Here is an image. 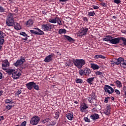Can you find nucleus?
Instances as JSON below:
<instances>
[{
    "label": "nucleus",
    "mask_w": 126,
    "mask_h": 126,
    "mask_svg": "<svg viewBox=\"0 0 126 126\" xmlns=\"http://www.w3.org/2000/svg\"><path fill=\"white\" fill-rule=\"evenodd\" d=\"M78 73L80 76H83V75L89 76L90 73H91V70L89 68L86 67L84 69H80L79 70Z\"/></svg>",
    "instance_id": "nucleus-3"
},
{
    "label": "nucleus",
    "mask_w": 126,
    "mask_h": 126,
    "mask_svg": "<svg viewBox=\"0 0 126 126\" xmlns=\"http://www.w3.org/2000/svg\"><path fill=\"white\" fill-rule=\"evenodd\" d=\"M54 117L56 120H58L60 117V113L59 112H55L54 114Z\"/></svg>",
    "instance_id": "nucleus-36"
},
{
    "label": "nucleus",
    "mask_w": 126,
    "mask_h": 126,
    "mask_svg": "<svg viewBox=\"0 0 126 126\" xmlns=\"http://www.w3.org/2000/svg\"><path fill=\"white\" fill-rule=\"evenodd\" d=\"M53 55L52 54H50L47 56L45 58L44 62H45V63H50V62H51V61L53 60Z\"/></svg>",
    "instance_id": "nucleus-15"
},
{
    "label": "nucleus",
    "mask_w": 126,
    "mask_h": 126,
    "mask_svg": "<svg viewBox=\"0 0 126 126\" xmlns=\"http://www.w3.org/2000/svg\"><path fill=\"white\" fill-rule=\"evenodd\" d=\"M100 117L99 116V114L96 113H94L92 114L90 116V118L92 119V120H93V121H95V120H98Z\"/></svg>",
    "instance_id": "nucleus-18"
},
{
    "label": "nucleus",
    "mask_w": 126,
    "mask_h": 126,
    "mask_svg": "<svg viewBox=\"0 0 126 126\" xmlns=\"http://www.w3.org/2000/svg\"><path fill=\"white\" fill-rule=\"evenodd\" d=\"M84 120L85 122H86L87 123H90V119L88 118V117H84Z\"/></svg>",
    "instance_id": "nucleus-47"
},
{
    "label": "nucleus",
    "mask_w": 126,
    "mask_h": 126,
    "mask_svg": "<svg viewBox=\"0 0 126 126\" xmlns=\"http://www.w3.org/2000/svg\"><path fill=\"white\" fill-rule=\"evenodd\" d=\"M49 22H50V23H57V17L53 19H49Z\"/></svg>",
    "instance_id": "nucleus-33"
},
{
    "label": "nucleus",
    "mask_w": 126,
    "mask_h": 126,
    "mask_svg": "<svg viewBox=\"0 0 126 126\" xmlns=\"http://www.w3.org/2000/svg\"><path fill=\"white\" fill-rule=\"evenodd\" d=\"M87 99L89 103H93V104H94V101H95V103H97V101H96V99L94 97L89 96Z\"/></svg>",
    "instance_id": "nucleus-20"
},
{
    "label": "nucleus",
    "mask_w": 126,
    "mask_h": 126,
    "mask_svg": "<svg viewBox=\"0 0 126 126\" xmlns=\"http://www.w3.org/2000/svg\"><path fill=\"white\" fill-rule=\"evenodd\" d=\"M50 121V118H47V119H46L45 120H43L42 121V123L43 124H46L47 123H49V121Z\"/></svg>",
    "instance_id": "nucleus-45"
},
{
    "label": "nucleus",
    "mask_w": 126,
    "mask_h": 126,
    "mask_svg": "<svg viewBox=\"0 0 126 126\" xmlns=\"http://www.w3.org/2000/svg\"><path fill=\"white\" fill-rule=\"evenodd\" d=\"M106 109L111 110V105H107V106H106Z\"/></svg>",
    "instance_id": "nucleus-58"
},
{
    "label": "nucleus",
    "mask_w": 126,
    "mask_h": 126,
    "mask_svg": "<svg viewBox=\"0 0 126 126\" xmlns=\"http://www.w3.org/2000/svg\"><path fill=\"white\" fill-rule=\"evenodd\" d=\"M1 120L2 121H3V120H4V118L2 116H0V122H1Z\"/></svg>",
    "instance_id": "nucleus-62"
},
{
    "label": "nucleus",
    "mask_w": 126,
    "mask_h": 126,
    "mask_svg": "<svg viewBox=\"0 0 126 126\" xmlns=\"http://www.w3.org/2000/svg\"><path fill=\"white\" fill-rule=\"evenodd\" d=\"M33 20L30 19L27 21L26 26L27 27H30V26H32L33 25Z\"/></svg>",
    "instance_id": "nucleus-25"
},
{
    "label": "nucleus",
    "mask_w": 126,
    "mask_h": 126,
    "mask_svg": "<svg viewBox=\"0 0 126 126\" xmlns=\"http://www.w3.org/2000/svg\"><path fill=\"white\" fill-rule=\"evenodd\" d=\"M53 26V25L48 23L47 24L42 25L41 26V28L44 31H51V30H52V27Z\"/></svg>",
    "instance_id": "nucleus-7"
},
{
    "label": "nucleus",
    "mask_w": 126,
    "mask_h": 126,
    "mask_svg": "<svg viewBox=\"0 0 126 126\" xmlns=\"http://www.w3.org/2000/svg\"><path fill=\"white\" fill-rule=\"evenodd\" d=\"M5 37V33H4L2 31H0V51L2 49V46L1 45H3V43H4V38Z\"/></svg>",
    "instance_id": "nucleus-8"
},
{
    "label": "nucleus",
    "mask_w": 126,
    "mask_h": 126,
    "mask_svg": "<svg viewBox=\"0 0 126 126\" xmlns=\"http://www.w3.org/2000/svg\"><path fill=\"white\" fill-rule=\"evenodd\" d=\"M57 22L58 24L59 25H63L62 24V21L61 20V19L59 17H56V23Z\"/></svg>",
    "instance_id": "nucleus-32"
},
{
    "label": "nucleus",
    "mask_w": 126,
    "mask_h": 126,
    "mask_svg": "<svg viewBox=\"0 0 126 126\" xmlns=\"http://www.w3.org/2000/svg\"><path fill=\"white\" fill-rule=\"evenodd\" d=\"M100 4L102 6H104V7H106L107 6V5H106V3L105 2H101Z\"/></svg>",
    "instance_id": "nucleus-54"
},
{
    "label": "nucleus",
    "mask_w": 126,
    "mask_h": 126,
    "mask_svg": "<svg viewBox=\"0 0 126 126\" xmlns=\"http://www.w3.org/2000/svg\"><path fill=\"white\" fill-rule=\"evenodd\" d=\"M93 7L94 9H99V6H96V5H93Z\"/></svg>",
    "instance_id": "nucleus-56"
},
{
    "label": "nucleus",
    "mask_w": 126,
    "mask_h": 126,
    "mask_svg": "<svg viewBox=\"0 0 126 126\" xmlns=\"http://www.w3.org/2000/svg\"><path fill=\"white\" fill-rule=\"evenodd\" d=\"M2 63H2V68L4 70H6L7 67H9V65H10V63H9V62L7 60H4Z\"/></svg>",
    "instance_id": "nucleus-9"
},
{
    "label": "nucleus",
    "mask_w": 126,
    "mask_h": 126,
    "mask_svg": "<svg viewBox=\"0 0 126 126\" xmlns=\"http://www.w3.org/2000/svg\"><path fill=\"white\" fill-rule=\"evenodd\" d=\"M66 118L69 120V121H72L73 120V113L68 112L66 114Z\"/></svg>",
    "instance_id": "nucleus-16"
},
{
    "label": "nucleus",
    "mask_w": 126,
    "mask_h": 126,
    "mask_svg": "<svg viewBox=\"0 0 126 126\" xmlns=\"http://www.w3.org/2000/svg\"><path fill=\"white\" fill-rule=\"evenodd\" d=\"M3 93V91H0V97L2 95V94Z\"/></svg>",
    "instance_id": "nucleus-63"
},
{
    "label": "nucleus",
    "mask_w": 126,
    "mask_h": 126,
    "mask_svg": "<svg viewBox=\"0 0 126 126\" xmlns=\"http://www.w3.org/2000/svg\"><path fill=\"white\" fill-rule=\"evenodd\" d=\"M5 103L6 104H13V102H11V100L10 99H6L5 100Z\"/></svg>",
    "instance_id": "nucleus-38"
},
{
    "label": "nucleus",
    "mask_w": 126,
    "mask_h": 126,
    "mask_svg": "<svg viewBox=\"0 0 126 126\" xmlns=\"http://www.w3.org/2000/svg\"><path fill=\"white\" fill-rule=\"evenodd\" d=\"M112 39H113V37L112 36L106 35V37L103 39V41H104L105 42H109V43H111Z\"/></svg>",
    "instance_id": "nucleus-19"
},
{
    "label": "nucleus",
    "mask_w": 126,
    "mask_h": 126,
    "mask_svg": "<svg viewBox=\"0 0 126 126\" xmlns=\"http://www.w3.org/2000/svg\"><path fill=\"white\" fill-rule=\"evenodd\" d=\"M22 40L23 41H27V40H28V38L27 37H25V38H22Z\"/></svg>",
    "instance_id": "nucleus-61"
},
{
    "label": "nucleus",
    "mask_w": 126,
    "mask_h": 126,
    "mask_svg": "<svg viewBox=\"0 0 126 126\" xmlns=\"http://www.w3.org/2000/svg\"><path fill=\"white\" fill-rule=\"evenodd\" d=\"M114 2L117 3V4H119V3H121V0H114Z\"/></svg>",
    "instance_id": "nucleus-49"
},
{
    "label": "nucleus",
    "mask_w": 126,
    "mask_h": 126,
    "mask_svg": "<svg viewBox=\"0 0 126 126\" xmlns=\"http://www.w3.org/2000/svg\"><path fill=\"white\" fill-rule=\"evenodd\" d=\"M25 62V59H24V57H23V58H21L20 60H18L16 63H14V66H19V65H20V64H22V63H24Z\"/></svg>",
    "instance_id": "nucleus-11"
},
{
    "label": "nucleus",
    "mask_w": 126,
    "mask_h": 126,
    "mask_svg": "<svg viewBox=\"0 0 126 126\" xmlns=\"http://www.w3.org/2000/svg\"><path fill=\"white\" fill-rule=\"evenodd\" d=\"M96 75H99V77L100 78H103L104 77V75H103V72L97 71L95 72Z\"/></svg>",
    "instance_id": "nucleus-28"
},
{
    "label": "nucleus",
    "mask_w": 126,
    "mask_h": 126,
    "mask_svg": "<svg viewBox=\"0 0 126 126\" xmlns=\"http://www.w3.org/2000/svg\"><path fill=\"white\" fill-rule=\"evenodd\" d=\"M12 77L14 79H18L21 75V73L19 71H16L12 73Z\"/></svg>",
    "instance_id": "nucleus-12"
},
{
    "label": "nucleus",
    "mask_w": 126,
    "mask_h": 126,
    "mask_svg": "<svg viewBox=\"0 0 126 126\" xmlns=\"http://www.w3.org/2000/svg\"><path fill=\"white\" fill-rule=\"evenodd\" d=\"M115 93H116L117 95H120V94H121V92L118 90H115Z\"/></svg>",
    "instance_id": "nucleus-52"
},
{
    "label": "nucleus",
    "mask_w": 126,
    "mask_h": 126,
    "mask_svg": "<svg viewBox=\"0 0 126 126\" xmlns=\"http://www.w3.org/2000/svg\"><path fill=\"white\" fill-rule=\"evenodd\" d=\"M91 68H93L94 70H96V69H99V68H100L99 65L92 63H91Z\"/></svg>",
    "instance_id": "nucleus-23"
},
{
    "label": "nucleus",
    "mask_w": 126,
    "mask_h": 126,
    "mask_svg": "<svg viewBox=\"0 0 126 126\" xmlns=\"http://www.w3.org/2000/svg\"><path fill=\"white\" fill-rule=\"evenodd\" d=\"M1 78H2V74L0 72V79H1Z\"/></svg>",
    "instance_id": "nucleus-64"
},
{
    "label": "nucleus",
    "mask_w": 126,
    "mask_h": 126,
    "mask_svg": "<svg viewBox=\"0 0 126 126\" xmlns=\"http://www.w3.org/2000/svg\"><path fill=\"white\" fill-rule=\"evenodd\" d=\"M115 83L116 84V86L119 88H121L123 86V85H122V83L119 80L115 81Z\"/></svg>",
    "instance_id": "nucleus-26"
},
{
    "label": "nucleus",
    "mask_w": 126,
    "mask_h": 126,
    "mask_svg": "<svg viewBox=\"0 0 126 126\" xmlns=\"http://www.w3.org/2000/svg\"><path fill=\"white\" fill-rule=\"evenodd\" d=\"M111 63H112V64H116V65H118V64H117V61H116V60H115V61H113L111 62Z\"/></svg>",
    "instance_id": "nucleus-55"
},
{
    "label": "nucleus",
    "mask_w": 126,
    "mask_h": 126,
    "mask_svg": "<svg viewBox=\"0 0 126 126\" xmlns=\"http://www.w3.org/2000/svg\"><path fill=\"white\" fill-rule=\"evenodd\" d=\"M57 124V121L51 120L49 123L50 126H55Z\"/></svg>",
    "instance_id": "nucleus-37"
},
{
    "label": "nucleus",
    "mask_w": 126,
    "mask_h": 126,
    "mask_svg": "<svg viewBox=\"0 0 126 126\" xmlns=\"http://www.w3.org/2000/svg\"><path fill=\"white\" fill-rule=\"evenodd\" d=\"M121 40L123 42V45L126 46V38L123 37H121Z\"/></svg>",
    "instance_id": "nucleus-41"
},
{
    "label": "nucleus",
    "mask_w": 126,
    "mask_h": 126,
    "mask_svg": "<svg viewBox=\"0 0 126 126\" xmlns=\"http://www.w3.org/2000/svg\"><path fill=\"white\" fill-rule=\"evenodd\" d=\"M40 117L38 116L34 115L32 118L30 122L31 125H32L33 126H36L39 124L40 122Z\"/></svg>",
    "instance_id": "nucleus-4"
},
{
    "label": "nucleus",
    "mask_w": 126,
    "mask_h": 126,
    "mask_svg": "<svg viewBox=\"0 0 126 126\" xmlns=\"http://www.w3.org/2000/svg\"><path fill=\"white\" fill-rule=\"evenodd\" d=\"M64 37L70 43H73V42H74V39H73V38H72V37H71L70 36H69L68 35H66L64 34Z\"/></svg>",
    "instance_id": "nucleus-21"
},
{
    "label": "nucleus",
    "mask_w": 126,
    "mask_h": 126,
    "mask_svg": "<svg viewBox=\"0 0 126 126\" xmlns=\"http://www.w3.org/2000/svg\"><path fill=\"white\" fill-rule=\"evenodd\" d=\"M73 63L77 68L81 69L83 67V65L86 64V62L84 59H75L73 60Z\"/></svg>",
    "instance_id": "nucleus-1"
},
{
    "label": "nucleus",
    "mask_w": 126,
    "mask_h": 126,
    "mask_svg": "<svg viewBox=\"0 0 126 126\" xmlns=\"http://www.w3.org/2000/svg\"><path fill=\"white\" fill-rule=\"evenodd\" d=\"M94 59H100V55H96L94 56Z\"/></svg>",
    "instance_id": "nucleus-57"
},
{
    "label": "nucleus",
    "mask_w": 126,
    "mask_h": 126,
    "mask_svg": "<svg viewBox=\"0 0 126 126\" xmlns=\"http://www.w3.org/2000/svg\"><path fill=\"white\" fill-rule=\"evenodd\" d=\"M125 59L124 58H123V57H119L118 59H115V61H116V62H117V63H116L117 64H121V63L123 62L124 60Z\"/></svg>",
    "instance_id": "nucleus-22"
},
{
    "label": "nucleus",
    "mask_w": 126,
    "mask_h": 126,
    "mask_svg": "<svg viewBox=\"0 0 126 126\" xmlns=\"http://www.w3.org/2000/svg\"><path fill=\"white\" fill-rule=\"evenodd\" d=\"M21 92H22V91H21V90H18L16 92V94L17 96H18L19 95H20V94H21Z\"/></svg>",
    "instance_id": "nucleus-48"
},
{
    "label": "nucleus",
    "mask_w": 126,
    "mask_h": 126,
    "mask_svg": "<svg viewBox=\"0 0 126 126\" xmlns=\"http://www.w3.org/2000/svg\"><path fill=\"white\" fill-rule=\"evenodd\" d=\"M6 24L7 26L10 27V26H13L15 24L14 22V18H13V15L10 13L8 15L6 21Z\"/></svg>",
    "instance_id": "nucleus-2"
},
{
    "label": "nucleus",
    "mask_w": 126,
    "mask_h": 126,
    "mask_svg": "<svg viewBox=\"0 0 126 126\" xmlns=\"http://www.w3.org/2000/svg\"><path fill=\"white\" fill-rule=\"evenodd\" d=\"M99 59H106V57L103 55H99Z\"/></svg>",
    "instance_id": "nucleus-59"
},
{
    "label": "nucleus",
    "mask_w": 126,
    "mask_h": 126,
    "mask_svg": "<svg viewBox=\"0 0 126 126\" xmlns=\"http://www.w3.org/2000/svg\"><path fill=\"white\" fill-rule=\"evenodd\" d=\"M122 40V37H117L114 38L113 37L111 38V41L110 44H113V45H118L120 41Z\"/></svg>",
    "instance_id": "nucleus-10"
},
{
    "label": "nucleus",
    "mask_w": 126,
    "mask_h": 126,
    "mask_svg": "<svg viewBox=\"0 0 126 126\" xmlns=\"http://www.w3.org/2000/svg\"><path fill=\"white\" fill-rule=\"evenodd\" d=\"M20 35H21L22 36H23L24 37H27L28 35L25 33V32H21L20 33Z\"/></svg>",
    "instance_id": "nucleus-46"
},
{
    "label": "nucleus",
    "mask_w": 126,
    "mask_h": 126,
    "mask_svg": "<svg viewBox=\"0 0 126 126\" xmlns=\"http://www.w3.org/2000/svg\"><path fill=\"white\" fill-rule=\"evenodd\" d=\"M109 100H111V97L108 96L107 97H105L104 99V103H108L109 102Z\"/></svg>",
    "instance_id": "nucleus-43"
},
{
    "label": "nucleus",
    "mask_w": 126,
    "mask_h": 126,
    "mask_svg": "<svg viewBox=\"0 0 126 126\" xmlns=\"http://www.w3.org/2000/svg\"><path fill=\"white\" fill-rule=\"evenodd\" d=\"M80 111L82 113L85 111L86 109H88V106H87V105L85 103H83L80 106Z\"/></svg>",
    "instance_id": "nucleus-17"
},
{
    "label": "nucleus",
    "mask_w": 126,
    "mask_h": 126,
    "mask_svg": "<svg viewBox=\"0 0 126 126\" xmlns=\"http://www.w3.org/2000/svg\"><path fill=\"white\" fill-rule=\"evenodd\" d=\"M104 92H105V93H108V94H112L114 93L115 91L114 90V89L112 88V87L108 85H105L104 87Z\"/></svg>",
    "instance_id": "nucleus-6"
},
{
    "label": "nucleus",
    "mask_w": 126,
    "mask_h": 126,
    "mask_svg": "<svg viewBox=\"0 0 126 126\" xmlns=\"http://www.w3.org/2000/svg\"><path fill=\"white\" fill-rule=\"evenodd\" d=\"M76 83H83V80L81 79L77 78L76 80Z\"/></svg>",
    "instance_id": "nucleus-39"
},
{
    "label": "nucleus",
    "mask_w": 126,
    "mask_h": 126,
    "mask_svg": "<svg viewBox=\"0 0 126 126\" xmlns=\"http://www.w3.org/2000/svg\"><path fill=\"white\" fill-rule=\"evenodd\" d=\"M27 122L26 121H24L21 123L20 126H26Z\"/></svg>",
    "instance_id": "nucleus-50"
},
{
    "label": "nucleus",
    "mask_w": 126,
    "mask_h": 126,
    "mask_svg": "<svg viewBox=\"0 0 126 126\" xmlns=\"http://www.w3.org/2000/svg\"><path fill=\"white\" fill-rule=\"evenodd\" d=\"M73 63H71V62H68L66 63V66H72Z\"/></svg>",
    "instance_id": "nucleus-42"
},
{
    "label": "nucleus",
    "mask_w": 126,
    "mask_h": 126,
    "mask_svg": "<svg viewBox=\"0 0 126 126\" xmlns=\"http://www.w3.org/2000/svg\"><path fill=\"white\" fill-rule=\"evenodd\" d=\"M88 28L86 27L82 28L80 32V36H84L87 34Z\"/></svg>",
    "instance_id": "nucleus-13"
},
{
    "label": "nucleus",
    "mask_w": 126,
    "mask_h": 126,
    "mask_svg": "<svg viewBox=\"0 0 126 126\" xmlns=\"http://www.w3.org/2000/svg\"><path fill=\"white\" fill-rule=\"evenodd\" d=\"M12 107V105H7L6 106V109H7V110H11Z\"/></svg>",
    "instance_id": "nucleus-51"
},
{
    "label": "nucleus",
    "mask_w": 126,
    "mask_h": 126,
    "mask_svg": "<svg viewBox=\"0 0 126 126\" xmlns=\"http://www.w3.org/2000/svg\"><path fill=\"white\" fill-rule=\"evenodd\" d=\"M33 88H34L35 90H39V86H38L35 83H34V84H33Z\"/></svg>",
    "instance_id": "nucleus-40"
},
{
    "label": "nucleus",
    "mask_w": 126,
    "mask_h": 126,
    "mask_svg": "<svg viewBox=\"0 0 126 126\" xmlns=\"http://www.w3.org/2000/svg\"><path fill=\"white\" fill-rule=\"evenodd\" d=\"M13 71H14V69H8L6 71V72L7 73L9 74V75L11 74L12 73H13Z\"/></svg>",
    "instance_id": "nucleus-35"
},
{
    "label": "nucleus",
    "mask_w": 126,
    "mask_h": 126,
    "mask_svg": "<svg viewBox=\"0 0 126 126\" xmlns=\"http://www.w3.org/2000/svg\"><path fill=\"white\" fill-rule=\"evenodd\" d=\"M59 34H65L66 30L65 29H60L58 32Z\"/></svg>",
    "instance_id": "nucleus-29"
},
{
    "label": "nucleus",
    "mask_w": 126,
    "mask_h": 126,
    "mask_svg": "<svg viewBox=\"0 0 126 126\" xmlns=\"http://www.w3.org/2000/svg\"><path fill=\"white\" fill-rule=\"evenodd\" d=\"M30 32L34 35H44L45 33L43 31L38 28H34V30H30Z\"/></svg>",
    "instance_id": "nucleus-5"
},
{
    "label": "nucleus",
    "mask_w": 126,
    "mask_h": 126,
    "mask_svg": "<svg viewBox=\"0 0 126 126\" xmlns=\"http://www.w3.org/2000/svg\"><path fill=\"white\" fill-rule=\"evenodd\" d=\"M68 0H59L60 2H65L67 1Z\"/></svg>",
    "instance_id": "nucleus-60"
},
{
    "label": "nucleus",
    "mask_w": 126,
    "mask_h": 126,
    "mask_svg": "<svg viewBox=\"0 0 126 126\" xmlns=\"http://www.w3.org/2000/svg\"><path fill=\"white\" fill-rule=\"evenodd\" d=\"M111 110L110 109H106L104 111V114L105 115H106V116H110L111 115Z\"/></svg>",
    "instance_id": "nucleus-31"
},
{
    "label": "nucleus",
    "mask_w": 126,
    "mask_h": 126,
    "mask_svg": "<svg viewBox=\"0 0 126 126\" xmlns=\"http://www.w3.org/2000/svg\"><path fill=\"white\" fill-rule=\"evenodd\" d=\"M96 13H95V11H93L92 12H89L88 13V16H94Z\"/></svg>",
    "instance_id": "nucleus-34"
},
{
    "label": "nucleus",
    "mask_w": 126,
    "mask_h": 126,
    "mask_svg": "<svg viewBox=\"0 0 126 126\" xmlns=\"http://www.w3.org/2000/svg\"><path fill=\"white\" fill-rule=\"evenodd\" d=\"M121 66L123 67L124 68H126V60H124V61L121 63Z\"/></svg>",
    "instance_id": "nucleus-30"
},
{
    "label": "nucleus",
    "mask_w": 126,
    "mask_h": 126,
    "mask_svg": "<svg viewBox=\"0 0 126 126\" xmlns=\"http://www.w3.org/2000/svg\"><path fill=\"white\" fill-rule=\"evenodd\" d=\"M34 82H30L29 83H27L26 84V86L29 90H32L34 86Z\"/></svg>",
    "instance_id": "nucleus-14"
},
{
    "label": "nucleus",
    "mask_w": 126,
    "mask_h": 126,
    "mask_svg": "<svg viewBox=\"0 0 126 126\" xmlns=\"http://www.w3.org/2000/svg\"><path fill=\"white\" fill-rule=\"evenodd\" d=\"M94 79H95V77L89 78L87 79L86 82L91 85V84H93L92 82L94 81Z\"/></svg>",
    "instance_id": "nucleus-24"
},
{
    "label": "nucleus",
    "mask_w": 126,
    "mask_h": 126,
    "mask_svg": "<svg viewBox=\"0 0 126 126\" xmlns=\"http://www.w3.org/2000/svg\"><path fill=\"white\" fill-rule=\"evenodd\" d=\"M0 12H5V9L1 6H0Z\"/></svg>",
    "instance_id": "nucleus-44"
},
{
    "label": "nucleus",
    "mask_w": 126,
    "mask_h": 126,
    "mask_svg": "<svg viewBox=\"0 0 126 126\" xmlns=\"http://www.w3.org/2000/svg\"><path fill=\"white\" fill-rule=\"evenodd\" d=\"M83 21H85L86 22H88V19L86 17H84L83 18Z\"/></svg>",
    "instance_id": "nucleus-53"
},
{
    "label": "nucleus",
    "mask_w": 126,
    "mask_h": 126,
    "mask_svg": "<svg viewBox=\"0 0 126 126\" xmlns=\"http://www.w3.org/2000/svg\"><path fill=\"white\" fill-rule=\"evenodd\" d=\"M14 25V27L16 30H20L21 28L19 24L15 22V24Z\"/></svg>",
    "instance_id": "nucleus-27"
}]
</instances>
